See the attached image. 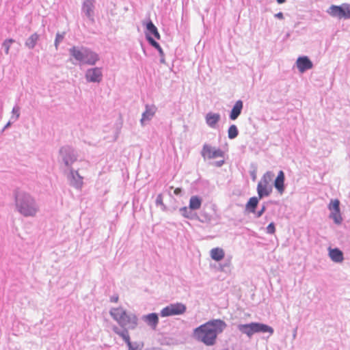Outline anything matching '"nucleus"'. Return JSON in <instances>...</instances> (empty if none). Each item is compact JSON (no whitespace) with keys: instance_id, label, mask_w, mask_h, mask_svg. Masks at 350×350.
Masks as SVG:
<instances>
[{"instance_id":"38","label":"nucleus","mask_w":350,"mask_h":350,"mask_svg":"<svg viewBox=\"0 0 350 350\" xmlns=\"http://www.w3.org/2000/svg\"><path fill=\"white\" fill-rule=\"evenodd\" d=\"M129 347L128 350H140L138 345H135L131 342H130V345H127Z\"/></svg>"},{"instance_id":"6","label":"nucleus","mask_w":350,"mask_h":350,"mask_svg":"<svg viewBox=\"0 0 350 350\" xmlns=\"http://www.w3.org/2000/svg\"><path fill=\"white\" fill-rule=\"evenodd\" d=\"M275 174L273 172L268 171L264 174L257 185V193L259 199L268 197L271 195L273 187L271 185Z\"/></svg>"},{"instance_id":"42","label":"nucleus","mask_w":350,"mask_h":350,"mask_svg":"<svg viewBox=\"0 0 350 350\" xmlns=\"http://www.w3.org/2000/svg\"><path fill=\"white\" fill-rule=\"evenodd\" d=\"M121 329L118 328L117 326H114L113 327V331L116 334H118L121 332Z\"/></svg>"},{"instance_id":"21","label":"nucleus","mask_w":350,"mask_h":350,"mask_svg":"<svg viewBox=\"0 0 350 350\" xmlns=\"http://www.w3.org/2000/svg\"><path fill=\"white\" fill-rule=\"evenodd\" d=\"M146 39L148 41L149 44L152 46H153L154 48H155L157 49V52H159V55L161 57L160 62L161 64H165V57H164L165 54H164L163 50L162 49V48L161 47L159 44L157 42H156L153 39V38L152 36H150V35H148V34H146Z\"/></svg>"},{"instance_id":"44","label":"nucleus","mask_w":350,"mask_h":350,"mask_svg":"<svg viewBox=\"0 0 350 350\" xmlns=\"http://www.w3.org/2000/svg\"><path fill=\"white\" fill-rule=\"evenodd\" d=\"M12 122L11 121H9L5 125V126L3 127V131H5V129H7L8 128H9L11 125Z\"/></svg>"},{"instance_id":"2","label":"nucleus","mask_w":350,"mask_h":350,"mask_svg":"<svg viewBox=\"0 0 350 350\" xmlns=\"http://www.w3.org/2000/svg\"><path fill=\"white\" fill-rule=\"evenodd\" d=\"M15 211L25 217H34L40 212V205L31 193L16 189L13 191Z\"/></svg>"},{"instance_id":"40","label":"nucleus","mask_w":350,"mask_h":350,"mask_svg":"<svg viewBox=\"0 0 350 350\" xmlns=\"http://www.w3.org/2000/svg\"><path fill=\"white\" fill-rule=\"evenodd\" d=\"M174 194L176 195V196H179V195H181L182 193V189L180 188H176L175 189L174 191Z\"/></svg>"},{"instance_id":"19","label":"nucleus","mask_w":350,"mask_h":350,"mask_svg":"<svg viewBox=\"0 0 350 350\" xmlns=\"http://www.w3.org/2000/svg\"><path fill=\"white\" fill-rule=\"evenodd\" d=\"M284 180H285V175L282 170H280L278 172V174L274 181V187L278 190V191L282 194L284 191Z\"/></svg>"},{"instance_id":"5","label":"nucleus","mask_w":350,"mask_h":350,"mask_svg":"<svg viewBox=\"0 0 350 350\" xmlns=\"http://www.w3.org/2000/svg\"><path fill=\"white\" fill-rule=\"evenodd\" d=\"M238 330L243 334H245L248 338L256 333H269L271 336L274 330L273 327L261 323L252 322L247 324H239L237 325Z\"/></svg>"},{"instance_id":"29","label":"nucleus","mask_w":350,"mask_h":350,"mask_svg":"<svg viewBox=\"0 0 350 350\" xmlns=\"http://www.w3.org/2000/svg\"><path fill=\"white\" fill-rule=\"evenodd\" d=\"M239 135V131L236 125H231L228 131V136L230 139L236 138Z\"/></svg>"},{"instance_id":"46","label":"nucleus","mask_w":350,"mask_h":350,"mask_svg":"<svg viewBox=\"0 0 350 350\" xmlns=\"http://www.w3.org/2000/svg\"><path fill=\"white\" fill-rule=\"evenodd\" d=\"M286 1V0H277V2L280 4L283 3Z\"/></svg>"},{"instance_id":"22","label":"nucleus","mask_w":350,"mask_h":350,"mask_svg":"<svg viewBox=\"0 0 350 350\" xmlns=\"http://www.w3.org/2000/svg\"><path fill=\"white\" fill-rule=\"evenodd\" d=\"M243 107V101L241 100H237L234 105L233 106L230 113L229 118L232 120H235L238 118V117L241 113L242 109Z\"/></svg>"},{"instance_id":"24","label":"nucleus","mask_w":350,"mask_h":350,"mask_svg":"<svg viewBox=\"0 0 350 350\" xmlns=\"http://www.w3.org/2000/svg\"><path fill=\"white\" fill-rule=\"evenodd\" d=\"M259 201L258 197H252L250 198L248 200L247 203L245 205V209L250 213H255L256 208L258 206Z\"/></svg>"},{"instance_id":"3","label":"nucleus","mask_w":350,"mask_h":350,"mask_svg":"<svg viewBox=\"0 0 350 350\" xmlns=\"http://www.w3.org/2000/svg\"><path fill=\"white\" fill-rule=\"evenodd\" d=\"M69 53L80 64L94 66L100 59L98 53L83 46H72L69 49Z\"/></svg>"},{"instance_id":"33","label":"nucleus","mask_w":350,"mask_h":350,"mask_svg":"<svg viewBox=\"0 0 350 350\" xmlns=\"http://www.w3.org/2000/svg\"><path fill=\"white\" fill-rule=\"evenodd\" d=\"M14 42H15L14 40H13L12 38L6 39L5 40L3 41V42L2 44V46L4 49L5 54H7V55L9 54V51H10L11 44L12 43H14Z\"/></svg>"},{"instance_id":"36","label":"nucleus","mask_w":350,"mask_h":350,"mask_svg":"<svg viewBox=\"0 0 350 350\" xmlns=\"http://www.w3.org/2000/svg\"><path fill=\"white\" fill-rule=\"evenodd\" d=\"M266 232L268 234H273L275 232V227L274 223H270L266 228Z\"/></svg>"},{"instance_id":"37","label":"nucleus","mask_w":350,"mask_h":350,"mask_svg":"<svg viewBox=\"0 0 350 350\" xmlns=\"http://www.w3.org/2000/svg\"><path fill=\"white\" fill-rule=\"evenodd\" d=\"M266 206L265 204L262 205V208H260V210H259L258 211H257L256 213V218H259L260 217L263 213L265 212L266 211Z\"/></svg>"},{"instance_id":"28","label":"nucleus","mask_w":350,"mask_h":350,"mask_svg":"<svg viewBox=\"0 0 350 350\" xmlns=\"http://www.w3.org/2000/svg\"><path fill=\"white\" fill-rule=\"evenodd\" d=\"M121 332L118 333V336H120L126 343L127 345H130V336L128 332L129 328L126 327H122Z\"/></svg>"},{"instance_id":"11","label":"nucleus","mask_w":350,"mask_h":350,"mask_svg":"<svg viewBox=\"0 0 350 350\" xmlns=\"http://www.w3.org/2000/svg\"><path fill=\"white\" fill-rule=\"evenodd\" d=\"M201 155L204 159H212L217 157H224V153L219 148L212 147L208 144H204Z\"/></svg>"},{"instance_id":"27","label":"nucleus","mask_w":350,"mask_h":350,"mask_svg":"<svg viewBox=\"0 0 350 350\" xmlns=\"http://www.w3.org/2000/svg\"><path fill=\"white\" fill-rule=\"evenodd\" d=\"M39 38H40V36L37 33H33L25 41V46L29 49H33L36 46V45L39 40Z\"/></svg>"},{"instance_id":"13","label":"nucleus","mask_w":350,"mask_h":350,"mask_svg":"<svg viewBox=\"0 0 350 350\" xmlns=\"http://www.w3.org/2000/svg\"><path fill=\"white\" fill-rule=\"evenodd\" d=\"M95 0H85L83 1L81 8V13L84 14L92 23L95 22Z\"/></svg>"},{"instance_id":"35","label":"nucleus","mask_w":350,"mask_h":350,"mask_svg":"<svg viewBox=\"0 0 350 350\" xmlns=\"http://www.w3.org/2000/svg\"><path fill=\"white\" fill-rule=\"evenodd\" d=\"M64 38V33L61 34L59 33H57L56 34V37H55V42H54V45H55L56 49H58V46H59V43L61 42H62Z\"/></svg>"},{"instance_id":"20","label":"nucleus","mask_w":350,"mask_h":350,"mask_svg":"<svg viewBox=\"0 0 350 350\" xmlns=\"http://www.w3.org/2000/svg\"><path fill=\"white\" fill-rule=\"evenodd\" d=\"M329 256L331 260L336 263H340L344 260L342 252L338 248H329Z\"/></svg>"},{"instance_id":"8","label":"nucleus","mask_w":350,"mask_h":350,"mask_svg":"<svg viewBox=\"0 0 350 350\" xmlns=\"http://www.w3.org/2000/svg\"><path fill=\"white\" fill-rule=\"evenodd\" d=\"M187 306L181 302L173 303L164 307L160 311V316L161 317H167L171 316L182 315L185 313Z\"/></svg>"},{"instance_id":"23","label":"nucleus","mask_w":350,"mask_h":350,"mask_svg":"<svg viewBox=\"0 0 350 350\" xmlns=\"http://www.w3.org/2000/svg\"><path fill=\"white\" fill-rule=\"evenodd\" d=\"M202 200L198 196H192L189 200V207L192 211L198 210L202 205Z\"/></svg>"},{"instance_id":"32","label":"nucleus","mask_w":350,"mask_h":350,"mask_svg":"<svg viewBox=\"0 0 350 350\" xmlns=\"http://www.w3.org/2000/svg\"><path fill=\"white\" fill-rule=\"evenodd\" d=\"M156 206H161V208L163 211H166L167 208L165 206V204L163 203V195L161 193H159L157 195L156 200H155Z\"/></svg>"},{"instance_id":"14","label":"nucleus","mask_w":350,"mask_h":350,"mask_svg":"<svg viewBox=\"0 0 350 350\" xmlns=\"http://www.w3.org/2000/svg\"><path fill=\"white\" fill-rule=\"evenodd\" d=\"M85 77L89 83H100L103 79L102 68L99 67L88 68L85 72Z\"/></svg>"},{"instance_id":"43","label":"nucleus","mask_w":350,"mask_h":350,"mask_svg":"<svg viewBox=\"0 0 350 350\" xmlns=\"http://www.w3.org/2000/svg\"><path fill=\"white\" fill-rule=\"evenodd\" d=\"M118 300V296H112L111 298H110V301L111 302H117Z\"/></svg>"},{"instance_id":"9","label":"nucleus","mask_w":350,"mask_h":350,"mask_svg":"<svg viewBox=\"0 0 350 350\" xmlns=\"http://www.w3.org/2000/svg\"><path fill=\"white\" fill-rule=\"evenodd\" d=\"M327 12L332 17L339 19L350 18V5L348 3H342L341 5H331Z\"/></svg>"},{"instance_id":"7","label":"nucleus","mask_w":350,"mask_h":350,"mask_svg":"<svg viewBox=\"0 0 350 350\" xmlns=\"http://www.w3.org/2000/svg\"><path fill=\"white\" fill-rule=\"evenodd\" d=\"M59 154L60 159L68 168L72 167L71 165L77 160L78 157L75 150L68 145L61 147Z\"/></svg>"},{"instance_id":"12","label":"nucleus","mask_w":350,"mask_h":350,"mask_svg":"<svg viewBox=\"0 0 350 350\" xmlns=\"http://www.w3.org/2000/svg\"><path fill=\"white\" fill-rule=\"evenodd\" d=\"M67 178L70 186L77 189H81L82 188L83 178L79 174L78 170H75L72 167L69 168Z\"/></svg>"},{"instance_id":"31","label":"nucleus","mask_w":350,"mask_h":350,"mask_svg":"<svg viewBox=\"0 0 350 350\" xmlns=\"http://www.w3.org/2000/svg\"><path fill=\"white\" fill-rule=\"evenodd\" d=\"M198 219L202 223L210 224L212 221V216L205 212H202Z\"/></svg>"},{"instance_id":"39","label":"nucleus","mask_w":350,"mask_h":350,"mask_svg":"<svg viewBox=\"0 0 350 350\" xmlns=\"http://www.w3.org/2000/svg\"><path fill=\"white\" fill-rule=\"evenodd\" d=\"M274 16L275 18H277L278 19H281V20L284 18V16H283V13L282 12H278V13L275 14Z\"/></svg>"},{"instance_id":"45","label":"nucleus","mask_w":350,"mask_h":350,"mask_svg":"<svg viewBox=\"0 0 350 350\" xmlns=\"http://www.w3.org/2000/svg\"><path fill=\"white\" fill-rule=\"evenodd\" d=\"M296 335H297V328L293 332V338H296Z\"/></svg>"},{"instance_id":"26","label":"nucleus","mask_w":350,"mask_h":350,"mask_svg":"<svg viewBox=\"0 0 350 350\" xmlns=\"http://www.w3.org/2000/svg\"><path fill=\"white\" fill-rule=\"evenodd\" d=\"M146 29L148 31V33H146V34H148L151 36L152 35L154 38L157 39H160L161 36L160 34L157 30V28L156 26L153 24V23L151 21H149L146 23Z\"/></svg>"},{"instance_id":"1","label":"nucleus","mask_w":350,"mask_h":350,"mask_svg":"<svg viewBox=\"0 0 350 350\" xmlns=\"http://www.w3.org/2000/svg\"><path fill=\"white\" fill-rule=\"evenodd\" d=\"M227 324L221 319H213L201 325L194 329L196 339L206 346H213L216 343L217 336L226 328Z\"/></svg>"},{"instance_id":"41","label":"nucleus","mask_w":350,"mask_h":350,"mask_svg":"<svg viewBox=\"0 0 350 350\" xmlns=\"http://www.w3.org/2000/svg\"><path fill=\"white\" fill-rule=\"evenodd\" d=\"M224 163V160L218 161H216L215 163V165L217 166V167H221V166L223 165Z\"/></svg>"},{"instance_id":"16","label":"nucleus","mask_w":350,"mask_h":350,"mask_svg":"<svg viewBox=\"0 0 350 350\" xmlns=\"http://www.w3.org/2000/svg\"><path fill=\"white\" fill-rule=\"evenodd\" d=\"M157 107L154 105H146V109L142 113L140 124L142 126L146 124V122L150 121L155 115Z\"/></svg>"},{"instance_id":"30","label":"nucleus","mask_w":350,"mask_h":350,"mask_svg":"<svg viewBox=\"0 0 350 350\" xmlns=\"http://www.w3.org/2000/svg\"><path fill=\"white\" fill-rule=\"evenodd\" d=\"M179 211L184 217L187 219L193 218L194 214L193 213L192 210L189 209V207L187 208L186 206H184L180 208Z\"/></svg>"},{"instance_id":"10","label":"nucleus","mask_w":350,"mask_h":350,"mask_svg":"<svg viewBox=\"0 0 350 350\" xmlns=\"http://www.w3.org/2000/svg\"><path fill=\"white\" fill-rule=\"evenodd\" d=\"M330 211L329 217L333 219L334 222L340 225L342 222V217L340 208V201L338 199H332L327 206Z\"/></svg>"},{"instance_id":"18","label":"nucleus","mask_w":350,"mask_h":350,"mask_svg":"<svg viewBox=\"0 0 350 350\" xmlns=\"http://www.w3.org/2000/svg\"><path fill=\"white\" fill-rule=\"evenodd\" d=\"M220 119L221 116L217 113L208 112L205 116L206 124L212 129H216L217 124Z\"/></svg>"},{"instance_id":"34","label":"nucleus","mask_w":350,"mask_h":350,"mask_svg":"<svg viewBox=\"0 0 350 350\" xmlns=\"http://www.w3.org/2000/svg\"><path fill=\"white\" fill-rule=\"evenodd\" d=\"M13 116L11 119H14V121L17 120L20 117V107L18 105H15L12 111Z\"/></svg>"},{"instance_id":"25","label":"nucleus","mask_w":350,"mask_h":350,"mask_svg":"<svg viewBox=\"0 0 350 350\" xmlns=\"http://www.w3.org/2000/svg\"><path fill=\"white\" fill-rule=\"evenodd\" d=\"M212 259L215 261H220L224 257L225 253L223 249L219 247L213 248L210 252Z\"/></svg>"},{"instance_id":"15","label":"nucleus","mask_w":350,"mask_h":350,"mask_svg":"<svg viewBox=\"0 0 350 350\" xmlns=\"http://www.w3.org/2000/svg\"><path fill=\"white\" fill-rule=\"evenodd\" d=\"M296 64L299 71L301 73L309 69H311L313 67L312 62L307 56L298 57Z\"/></svg>"},{"instance_id":"17","label":"nucleus","mask_w":350,"mask_h":350,"mask_svg":"<svg viewBox=\"0 0 350 350\" xmlns=\"http://www.w3.org/2000/svg\"><path fill=\"white\" fill-rule=\"evenodd\" d=\"M142 320L152 328L155 330L159 324V317L157 313H150L142 317Z\"/></svg>"},{"instance_id":"4","label":"nucleus","mask_w":350,"mask_h":350,"mask_svg":"<svg viewBox=\"0 0 350 350\" xmlns=\"http://www.w3.org/2000/svg\"><path fill=\"white\" fill-rule=\"evenodd\" d=\"M110 315L122 327L134 329L137 325V318L132 313H127L121 308H111Z\"/></svg>"}]
</instances>
